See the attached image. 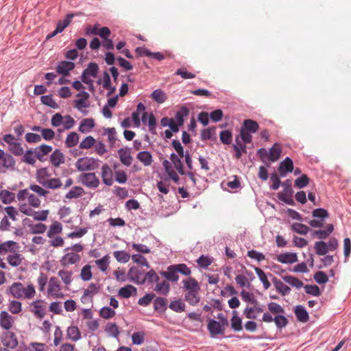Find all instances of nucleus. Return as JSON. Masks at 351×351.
I'll list each match as a JSON object with an SVG mask.
<instances>
[{
	"label": "nucleus",
	"mask_w": 351,
	"mask_h": 351,
	"mask_svg": "<svg viewBox=\"0 0 351 351\" xmlns=\"http://www.w3.org/2000/svg\"><path fill=\"white\" fill-rule=\"evenodd\" d=\"M6 293L12 295L16 299H32L36 294V290L32 284L24 287L21 282H16L12 284Z\"/></svg>",
	"instance_id": "obj_1"
},
{
	"label": "nucleus",
	"mask_w": 351,
	"mask_h": 351,
	"mask_svg": "<svg viewBox=\"0 0 351 351\" xmlns=\"http://www.w3.org/2000/svg\"><path fill=\"white\" fill-rule=\"evenodd\" d=\"M281 152L280 145L278 143H275L269 149V152L265 148H260L257 151V155L267 167H269L271 162L278 160Z\"/></svg>",
	"instance_id": "obj_2"
},
{
	"label": "nucleus",
	"mask_w": 351,
	"mask_h": 351,
	"mask_svg": "<svg viewBox=\"0 0 351 351\" xmlns=\"http://www.w3.org/2000/svg\"><path fill=\"white\" fill-rule=\"evenodd\" d=\"M100 160L93 157L84 156L77 159L75 162V167L79 171H93L99 168Z\"/></svg>",
	"instance_id": "obj_3"
},
{
	"label": "nucleus",
	"mask_w": 351,
	"mask_h": 351,
	"mask_svg": "<svg viewBox=\"0 0 351 351\" xmlns=\"http://www.w3.org/2000/svg\"><path fill=\"white\" fill-rule=\"evenodd\" d=\"M77 182L90 189L97 188L100 184V181L95 173H81L77 178Z\"/></svg>",
	"instance_id": "obj_4"
},
{
	"label": "nucleus",
	"mask_w": 351,
	"mask_h": 351,
	"mask_svg": "<svg viewBox=\"0 0 351 351\" xmlns=\"http://www.w3.org/2000/svg\"><path fill=\"white\" fill-rule=\"evenodd\" d=\"M1 341L5 348L14 349L18 346V339L14 332L5 330L1 335Z\"/></svg>",
	"instance_id": "obj_5"
},
{
	"label": "nucleus",
	"mask_w": 351,
	"mask_h": 351,
	"mask_svg": "<svg viewBox=\"0 0 351 351\" xmlns=\"http://www.w3.org/2000/svg\"><path fill=\"white\" fill-rule=\"evenodd\" d=\"M60 290L61 288L58 279L56 277H51L49 282L48 294L55 298H60L63 297Z\"/></svg>",
	"instance_id": "obj_6"
},
{
	"label": "nucleus",
	"mask_w": 351,
	"mask_h": 351,
	"mask_svg": "<svg viewBox=\"0 0 351 351\" xmlns=\"http://www.w3.org/2000/svg\"><path fill=\"white\" fill-rule=\"evenodd\" d=\"M44 302L45 301L43 300H37L31 304L32 307L31 312L34 313L36 317L40 319L46 315V306L43 304Z\"/></svg>",
	"instance_id": "obj_7"
},
{
	"label": "nucleus",
	"mask_w": 351,
	"mask_h": 351,
	"mask_svg": "<svg viewBox=\"0 0 351 351\" xmlns=\"http://www.w3.org/2000/svg\"><path fill=\"white\" fill-rule=\"evenodd\" d=\"M207 328L210 335V337L213 338L217 337V336L219 335H223L225 332V330L221 326L220 323L214 319H210L208 320Z\"/></svg>",
	"instance_id": "obj_8"
},
{
	"label": "nucleus",
	"mask_w": 351,
	"mask_h": 351,
	"mask_svg": "<svg viewBox=\"0 0 351 351\" xmlns=\"http://www.w3.org/2000/svg\"><path fill=\"white\" fill-rule=\"evenodd\" d=\"M75 66V63L70 61H60L58 62L56 67V72L62 76H69L70 71L74 69Z\"/></svg>",
	"instance_id": "obj_9"
},
{
	"label": "nucleus",
	"mask_w": 351,
	"mask_h": 351,
	"mask_svg": "<svg viewBox=\"0 0 351 351\" xmlns=\"http://www.w3.org/2000/svg\"><path fill=\"white\" fill-rule=\"evenodd\" d=\"M14 318L5 311L0 313V326L5 330H10L13 324Z\"/></svg>",
	"instance_id": "obj_10"
},
{
	"label": "nucleus",
	"mask_w": 351,
	"mask_h": 351,
	"mask_svg": "<svg viewBox=\"0 0 351 351\" xmlns=\"http://www.w3.org/2000/svg\"><path fill=\"white\" fill-rule=\"evenodd\" d=\"M120 161L126 167L131 165L133 158L131 156L130 149L128 147L121 148L118 150Z\"/></svg>",
	"instance_id": "obj_11"
},
{
	"label": "nucleus",
	"mask_w": 351,
	"mask_h": 351,
	"mask_svg": "<svg viewBox=\"0 0 351 351\" xmlns=\"http://www.w3.org/2000/svg\"><path fill=\"white\" fill-rule=\"evenodd\" d=\"M101 176L103 182L107 186H111L113 183V173L111 168L107 165H103Z\"/></svg>",
	"instance_id": "obj_12"
},
{
	"label": "nucleus",
	"mask_w": 351,
	"mask_h": 351,
	"mask_svg": "<svg viewBox=\"0 0 351 351\" xmlns=\"http://www.w3.org/2000/svg\"><path fill=\"white\" fill-rule=\"evenodd\" d=\"M15 163V160L11 154H5L3 157L1 158L0 171L4 173L8 169H13Z\"/></svg>",
	"instance_id": "obj_13"
},
{
	"label": "nucleus",
	"mask_w": 351,
	"mask_h": 351,
	"mask_svg": "<svg viewBox=\"0 0 351 351\" xmlns=\"http://www.w3.org/2000/svg\"><path fill=\"white\" fill-rule=\"evenodd\" d=\"M80 258L79 254L74 252H68L62 257L60 263L62 265L67 266L79 262Z\"/></svg>",
	"instance_id": "obj_14"
},
{
	"label": "nucleus",
	"mask_w": 351,
	"mask_h": 351,
	"mask_svg": "<svg viewBox=\"0 0 351 351\" xmlns=\"http://www.w3.org/2000/svg\"><path fill=\"white\" fill-rule=\"evenodd\" d=\"M52 151V147L48 145H41L39 147H37L35 150L34 153L36 155V158L43 162L44 160V156L48 154Z\"/></svg>",
	"instance_id": "obj_15"
},
{
	"label": "nucleus",
	"mask_w": 351,
	"mask_h": 351,
	"mask_svg": "<svg viewBox=\"0 0 351 351\" xmlns=\"http://www.w3.org/2000/svg\"><path fill=\"white\" fill-rule=\"evenodd\" d=\"M177 270L174 267V265H170L167 267V270L165 271H162L160 274L168 280L176 282L178 280V275L177 274Z\"/></svg>",
	"instance_id": "obj_16"
},
{
	"label": "nucleus",
	"mask_w": 351,
	"mask_h": 351,
	"mask_svg": "<svg viewBox=\"0 0 351 351\" xmlns=\"http://www.w3.org/2000/svg\"><path fill=\"white\" fill-rule=\"evenodd\" d=\"M137 289L135 287L131 285H128L119 289L118 295L123 298H129L132 295H136Z\"/></svg>",
	"instance_id": "obj_17"
},
{
	"label": "nucleus",
	"mask_w": 351,
	"mask_h": 351,
	"mask_svg": "<svg viewBox=\"0 0 351 351\" xmlns=\"http://www.w3.org/2000/svg\"><path fill=\"white\" fill-rule=\"evenodd\" d=\"M143 272L138 267H132L128 273V276L130 281L140 284V282L142 279L141 278V276L143 275Z\"/></svg>",
	"instance_id": "obj_18"
},
{
	"label": "nucleus",
	"mask_w": 351,
	"mask_h": 351,
	"mask_svg": "<svg viewBox=\"0 0 351 351\" xmlns=\"http://www.w3.org/2000/svg\"><path fill=\"white\" fill-rule=\"evenodd\" d=\"M241 129H243L250 133H255L259 129L258 123L252 119H245Z\"/></svg>",
	"instance_id": "obj_19"
},
{
	"label": "nucleus",
	"mask_w": 351,
	"mask_h": 351,
	"mask_svg": "<svg viewBox=\"0 0 351 351\" xmlns=\"http://www.w3.org/2000/svg\"><path fill=\"white\" fill-rule=\"evenodd\" d=\"M50 162L54 167H59L64 162V157L60 149H56L50 156Z\"/></svg>",
	"instance_id": "obj_20"
},
{
	"label": "nucleus",
	"mask_w": 351,
	"mask_h": 351,
	"mask_svg": "<svg viewBox=\"0 0 351 351\" xmlns=\"http://www.w3.org/2000/svg\"><path fill=\"white\" fill-rule=\"evenodd\" d=\"M41 185L47 189H57L62 186V183L60 179L53 178L41 181Z\"/></svg>",
	"instance_id": "obj_21"
},
{
	"label": "nucleus",
	"mask_w": 351,
	"mask_h": 351,
	"mask_svg": "<svg viewBox=\"0 0 351 351\" xmlns=\"http://www.w3.org/2000/svg\"><path fill=\"white\" fill-rule=\"evenodd\" d=\"M136 158L146 167L151 165L153 162L152 155L148 151H141L138 152Z\"/></svg>",
	"instance_id": "obj_22"
},
{
	"label": "nucleus",
	"mask_w": 351,
	"mask_h": 351,
	"mask_svg": "<svg viewBox=\"0 0 351 351\" xmlns=\"http://www.w3.org/2000/svg\"><path fill=\"white\" fill-rule=\"evenodd\" d=\"M167 308V301L165 298L158 297L154 301V308L156 311L162 313Z\"/></svg>",
	"instance_id": "obj_23"
},
{
	"label": "nucleus",
	"mask_w": 351,
	"mask_h": 351,
	"mask_svg": "<svg viewBox=\"0 0 351 351\" xmlns=\"http://www.w3.org/2000/svg\"><path fill=\"white\" fill-rule=\"evenodd\" d=\"M159 280V277L156 274V271L154 269H150L148 272H147L144 277L141 279L140 284L143 285L145 282L148 284H152L153 282H158Z\"/></svg>",
	"instance_id": "obj_24"
},
{
	"label": "nucleus",
	"mask_w": 351,
	"mask_h": 351,
	"mask_svg": "<svg viewBox=\"0 0 351 351\" xmlns=\"http://www.w3.org/2000/svg\"><path fill=\"white\" fill-rule=\"evenodd\" d=\"M95 127V121L92 118L83 119L79 126V131L81 133H87Z\"/></svg>",
	"instance_id": "obj_25"
},
{
	"label": "nucleus",
	"mask_w": 351,
	"mask_h": 351,
	"mask_svg": "<svg viewBox=\"0 0 351 351\" xmlns=\"http://www.w3.org/2000/svg\"><path fill=\"white\" fill-rule=\"evenodd\" d=\"M100 289V285L98 284L90 283L88 288L84 291V294L81 298L82 302H84L86 297H92L94 294H97Z\"/></svg>",
	"instance_id": "obj_26"
},
{
	"label": "nucleus",
	"mask_w": 351,
	"mask_h": 351,
	"mask_svg": "<svg viewBox=\"0 0 351 351\" xmlns=\"http://www.w3.org/2000/svg\"><path fill=\"white\" fill-rule=\"evenodd\" d=\"M170 160H171V162L173 163L174 167L176 169V170L180 175L185 174L184 167H183V164H182L180 158H179V156H178L175 153H172L170 155Z\"/></svg>",
	"instance_id": "obj_27"
},
{
	"label": "nucleus",
	"mask_w": 351,
	"mask_h": 351,
	"mask_svg": "<svg viewBox=\"0 0 351 351\" xmlns=\"http://www.w3.org/2000/svg\"><path fill=\"white\" fill-rule=\"evenodd\" d=\"M74 16V14L72 13L68 14L66 16V18L64 21H60L56 25V27L55 29L56 33H61L64 31V29L70 24L71 19Z\"/></svg>",
	"instance_id": "obj_28"
},
{
	"label": "nucleus",
	"mask_w": 351,
	"mask_h": 351,
	"mask_svg": "<svg viewBox=\"0 0 351 351\" xmlns=\"http://www.w3.org/2000/svg\"><path fill=\"white\" fill-rule=\"evenodd\" d=\"M236 144H234L232 145L233 149L236 152L234 154V157L237 159H239L241 158L243 154L247 153V147L246 145L244 143H241L238 138H236Z\"/></svg>",
	"instance_id": "obj_29"
},
{
	"label": "nucleus",
	"mask_w": 351,
	"mask_h": 351,
	"mask_svg": "<svg viewBox=\"0 0 351 351\" xmlns=\"http://www.w3.org/2000/svg\"><path fill=\"white\" fill-rule=\"evenodd\" d=\"M184 287L188 290V291L198 292L199 291V286L197 281L194 278H189V280H183Z\"/></svg>",
	"instance_id": "obj_30"
},
{
	"label": "nucleus",
	"mask_w": 351,
	"mask_h": 351,
	"mask_svg": "<svg viewBox=\"0 0 351 351\" xmlns=\"http://www.w3.org/2000/svg\"><path fill=\"white\" fill-rule=\"evenodd\" d=\"M189 113V110L186 106H182L175 114L174 120L178 125H182L184 121V117Z\"/></svg>",
	"instance_id": "obj_31"
},
{
	"label": "nucleus",
	"mask_w": 351,
	"mask_h": 351,
	"mask_svg": "<svg viewBox=\"0 0 351 351\" xmlns=\"http://www.w3.org/2000/svg\"><path fill=\"white\" fill-rule=\"evenodd\" d=\"M151 98L158 104L164 103L167 99L165 93L162 89H156L151 94Z\"/></svg>",
	"instance_id": "obj_32"
},
{
	"label": "nucleus",
	"mask_w": 351,
	"mask_h": 351,
	"mask_svg": "<svg viewBox=\"0 0 351 351\" xmlns=\"http://www.w3.org/2000/svg\"><path fill=\"white\" fill-rule=\"evenodd\" d=\"M62 231V225L58 221L51 223L47 232V237L52 238L55 234L61 233Z\"/></svg>",
	"instance_id": "obj_33"
},
{
	"label": "nucleus",
	"mask_w": 351,
	"mask_h": 351,
	"mask_svg": "<svg viewBox=\"0 0 351 351\" xmlns=\"http://www.w3.org/2000/svg\"><path fill=\"white\" fill-rule=\"evenodd\" d=\"M67 336L73 341H77L81 339V332L77 326H69L66 330Z\"/></svg>",
	"instance_id": "obj_34"
},
{
	"label": "nucleus",
	"mask_w": 351,
	"mask_h": 351,
	"mask_svg": "<svg viewBox=\"0 0 351 351\" xmlns=\"http://www.w3.org/2000/svg\"><path fill=\"white\" fill-rule=\"evenodd\" d=\"M295 314L300 322H306L308 319V314L306 309L302 306H297L295 307Z\"/></svg>",
	"instance_id": "obj_35"
},
{
	"label": "nucleus",
	"mask_w": 351,
	"mask_h": 351,
	"mask_svg": "<svg viewBox=\"0 0 351 351\" xmlns=\"http://www.w3.org/2000/svg\"><path fill=\"white\" fill-rule=\"evenodd\" d=\"M84 193V190L82 187L75 186L73 187L65 195L67 199H73L81 197Z\"/></svg>",
	"instance_id": "obj_36"
},
{
	"label": "nucleus",
	"mask_w": 351,
	"mask_h": 351,
	"mask_svg": "<svg viewBox=\"0 0 351 351\" xmlns=\"http://www.w3.org/2000/svg\"><path fill=\"white\" fill-rule=\"evenodd\" d=\"M0 198L3 204H10L14 200L15 194L8 190H2L0 192Z\"/></svg>",
	"instance_id": "obj_37"
},
{
	"label": "nucleus",
	"mask_w": 351,
	"mask_h": 351,
	"mask_svg": "<svg viewBox=\"0 0 351 351\" xmlns=\"http://www.w3.org/2000/svg\"><path fill=\"white\" fill-rule=\"evenodd\" d=\"M169 307L176 313H182L185 311V304L180 300H173L170 302Z\"/></svg>",
	"instance_id": "obj_38"
},
{
	"label": "nucleus",
	"mask_w": 351,
	"mask_h": 351,
	"mask_svg": "<svg viewBox=\"0 0 351 351\" xmlns=\"http://www.w3.org/2000/svg\"><path fill=\"white\" fill-rule=\"evenodd\" d=\"M234 315L230 319L231 328L234 331H240L242 330V320L236 315L237 311H233Z\"/></svg>",
	"instance_id": "obj_39"
},
{
	"label": "nucleus",
	"mask_w": 351,
	"mask_h": 351,
	"mask_svg": "<svg viewBox=\"0 0 351 351\" xmlns=\"http://www.w3.org/2000/svg\"><path fill=\"white\" fill-rule=\"evenodd\" d=\"M79 141V136L75 132L69 133L66 138V145L67 147H72L75 146Z\"/></svg>",
	"instance_id": "obj_40"
},
{
	"label": "nucleus",
	"mask_w": 351,
	"mask_h": 351,
	"mask_svg": "<svg viewBox=\"0 0 351 351\" xmlns=\"http://www.w3.org/2000/svg\"><path fill=\"white\" fill-rule=\"evenodd\" d=\"M113 255L118 262L122 263H126L127 262L129 261L130 258V255L123 250L114 251L113 252Z\"/></svg>",
	"instance_id": "obj_41"
},
{
	"label": "nucleus",
	"mask_w": 351,
	"mask_h": 351,
	"mask_svg": "<svg viewBox=\"0 0 351 351\" xmlns=\"http://www.w3.org/2000/svg\"><path fill=\"white\" fill-rule=\"evenodd\" d=\"M40 101L43 104L49 106L53 109H57L58 108V105L53 99L51 94L41 96Z\"/></svg>",
	"instance_id": "obj_42"
},
{
	"label": "nucleus",
	"mask_w": 351,
	"mask_h": 351,
	"mask_svg": "<svg viewBox=\"0 0 351 351\" xmlns=\"http://www.w3.org/2000/svg\"><path fill=\"white\" fill-rule=\"evenodd\" d=\"M95 263L98 268L101 271H106L110 263V256L108 254L105 255L101 259H98L95 261Z\"/></svg>",
	"instance_id": "obj_43"
},
{
	"label": "nucleus",
	"mask_w": 351,
	"mask_h": 351,
	"mask_svg": "<svg viewBox=\"0 0 351 351\" xmlns=\"http://www.w3.org/2000/svg\"><path fill=\"white\" fill-rule=\"evenodd\" d=\"M28 227L30 228L32 234H43L47 230V226L42 223L36 224L29 223Z\"/></svg>",
	"instance_id": "obj_44"
},
{
	"label": "nucleus",
	"mask_w": 351,
	"mask_h": 351,
	"mask_svg": "<svg viewBox=\"0 0 351 351\" xmlns=\"http://www.w3.org/2000/svg\"><path fill=\"white\" fill-rule=\"evenodd\" d=\"M198 292L187 291L184 295L185 300L187 301L191 305L195 306L199 302V298L197 296Z\"/></svg>",
	"instance_id": "obj_45"
},
{
	"label": "nucleus",
	"mask_w": 351,
	"mask_h": 351,
	"mask_svg": "<svg viewBox=\"0 0 351 351\" xmlns=\"http://www.w3.org/2000/svg\"><path fill=\"white\" fill-rule=\"evenodd\" d=\"M254 269L260 280L262 282L264 288L265 289H269L271 285L267 280L265 273L259 267H255Z\"/></svg>",
	"instance_id": "obj_46"
},
{
	"label": "nucleus",
	"mask_w": 351,
	"mask_h": 351,
	"mask_svg": "<svg viewBox=\"0 0 351 351\" xmlns=\"http://www.w3.org/2000/svg\"><path fill=\"white\" fill-rule=\"evenodd\" d=\"M232 134L228 130H223L219 134L220 141L224 145H230L232 141Z\"/></svg>",
	"instance_id": "obj_47"
},
{
	"label": "nucleus",
	"mask_w": 351,
	"mask_h": 351,
	"mask_svg": "<svg viewBox=\"0 0 351 351\" xmlns=\"http://www.w3.org/2000/svg\"><path fill=\"white\" fill-rule=\"evenodd\" d=\"M315 249L318 255H325L328 252V247L326 243L324 241H318L315 244Z\"/></svg>",
	"instance_id": "obj_48"
},
{
	"label": "nucleus",
	"mask_w": 351,
	"mask_h": 351,
	"mask_svg": "<svg viewBox=\"0 0 351 351\" xmlns=\"http://www.w3.org/2000/svg\"><path fill=\"white\" fill-rule=\"evenodd\" d=\"M83 71L87 73V75H88L89 76L95 77L97 75L99 71L98 64L95 62H90L88 64L87 68L84 69Z\"/></svg>",
	"instance_id": "obj_49"
},
{
	"label": "nucleus",
	"mask_w": 351,
	"mask_h": 351,
	"mask_svg": "<svg viewBox=\"0 0 351 351\" xmlns=\"http://www.w3.org/2000/svg\"><path fill=\"white\" fill-rule=\"evenodd\" d=\"M291 229L300 234H306L308 232V227L306 225L300 223H294L291 226Z\"/></svg>",
	"instance_id": "obj_50"
},
{
	"label": "nucleus",
	"mask_w": 351,
	"mask_h": 351,
	"mask_svg": "<svg viewBox=\"0 0 351 351\" xmlns=\"http://www.w3.org/2000/svg\"><path fill=\"white\" fill-rule=\"evenodd\" d=\"M145 333L143 331L135 332L132 335V341L134 345H141L145 340Z\"/></svg>",
	"instance_id": "obj_51"
},
{
	"label": "nucleus",
	"mask_w": 351,
	"mask_h": 351,
	"mask_svg": "<svg viewBox=\"0 0 351 351\" xmlns=\"http://www.w3.org/2000/svg\"><path fill=\"white\" fill-rule=\"evenodd\" d=\"M49 213V210H43L41 211L34 210L32 217L34 218V220L43 221L47 219Z\"/></svg>",
	"instance_id": "obj_52"
},
{
	"label": "nucleus",
	"mask_w": 351,
	"mask_h": 351,
	"mask_svg": "<svg viewBox=\"0 0 351 351\" xmlns=\"http://www.w3.org/2000/svg\"><path fill=\"white\" fill-rule=\"evenodd\" d=\"M36 176L37 182L41 184V181H45L50 174L47 168H41L37 170Z\"/></svg>",
	"instance_id": "obj_53"
},
{
	"label": "nucleus",
	"mask_w": 351,
	"mask_h": 351,
	"mask_svg": "<svg viewBox=\"0 0 351 351\" xmlns=\"http://www.w3.org/2000/svg\"><path fill=\"white\" fill-rule=\"evenodd\" d=\"M115 314V311L108 306H104L99 311V315L104 319L112 318Z\"/></svg>",
	"instance_id": "obj_54"
},
{
	"label": "nucleus",
	"mask_w": 351,
	"mask_h": 351,
	"mask_svg": "<svg viewBox=\"0 0 351 351\" xmlns=\"http://www.w3.org/2000/svg\"><path fill=\"white\" fill-rule=\"evenodd\" d=\"M8 263L12 267H17L21 263V254L16 253L8 255L7 257Z\"/></svg>",
	"instance_id": "obj_55"
},
{
	"label": "nucleus",
	"mask_w": 351,
	"mask_h": 351,
	"mask_svg": "<svg viewBox=\"0 0 351 351\" xmlns=\"http://www.w3.org/2000/svg\"><path fill=\"white\" fill-rule=\"evenodd\" d=\"M91 267L86 265L81 270L80 277L84 281H88L92 278Z\"/></svg>",
	"instance_id": "obj_56"
},
{
	"label": "nucleus",
	"mask_w": 351,
	"mask_h": 351,
	"mask_svg": "<svg viewBox=\"0 0 351 351\" xmlns=\"http://www.w3.org/2000/svg\"><path fill=\"white\" fill-rule=\"evenodd\" d=\"M308 183L309 178L306 174H302L295 180V186L299 189L305 187L308 184Z\"/></svg>",
	"instance_id": "obj_57"
},
{
	"label": "nucleus",
	"mask_w": 351,
	"mask_h": 351,
	"mask_svg": "<svg viewBox=\"0 0 351 351\" xmlns=\"http://www.w3.org/2000/svg\"><path fill=\"white\" fill-rule=\"evenodd\" d=\"M175 75H180L182 79L184 80L193 79L195 77V75L194 73L187 71L186 69L184 67L178 69L176 71Z\"/></svg>",
	"instance_id": "obj_58"
},
{
	"label": "nucleus",
	"mask_w": 351,
	"mask_h": 351,
	"mask_svg": "<svg viewBox=\"0 0 351 351\" xmlns=\"http://www.w3.org/2000/svg\"><path fill=\"white\" fill-rule=\"evenodd\" d=\"M95 143V139L92 136H86L80 144L81 149H90Z\"/></svg>",
	"instance_id": "obj_59"
},
{
	"label": "nucleus",
	"mask_w": 351,
	"mask_h": 351,
	"mask_svg": "<svg viewBox=\"0 0 351 351\" xmlns=\"http://www.w3.org/2000/svg\"><path fill=\"white\" fill-rule=\"evenodd\" d=\"M8 308L12 313L18 314L22 311L21 302L16 300H12L10 302Z\"/></svg>",
	"instance_id": "obj_60"
},
{
	"label": "nucleus",
	"mask_w": 351,
	"mask_h": 351,
	"mask_svg": "<svg viewBox=\"0 0 351 351\" xmlns=\"http://www.w3.org/2000/svg\"><path fill=\"white\" fill-rule=\"evenodd\" d=\"M105 330L114 337H118L119 335V329L115 323L108 324Z\"/></svg>",
	"instance_id": "obj_61"
},
{
	"label": "nucleus",
	"mask_w": 351,
	"mask_h": 351,
	"mask_svg": "<svg viewBox=\"0 0 351 351\" xmlns=\"http://www.w3.org/2000/svg\"><path fill=\"white\" fill-rule=\"evenodd\" d=\"M170 286L168 282L164 281L156 285L155 290L166 295L169 292Z\"/></svg>",
	"instance_id": "obj_62"
},
{
	"label": "nucleus",
	"mask_w": 351,
	"mask_h": 351,
	"mask_svg": "<svg viewBox=\"0 0 351 351\" xmlns=\"http://www.w3.org/2000/svg\"><path fill=\"white\" fill-rule=\"evenodd\" d=\"M155 294L152 293H146L143 298H141L138 304L141 306H146L150 304L152 300L154 298Z\"/></svg>",
	"instance_id": "obj_63"
},
{
	"label": "nucleus",
	"mask_w": 351,
	"mask_h": 351,
	"mask_svg": "<svg viewBox=\"0 0 351 351\" xmlns=\"http://www.w3.org/2000/svg\"><path fill=\"white\" fill-rule=\"evenodd\" d=\"M58 276L61 278L62 280L66 285H69L71 282L72 273L64 270H60L58 271Z\"/></svg>",
	"instance_id": "obj_64"
}]
</instances>
